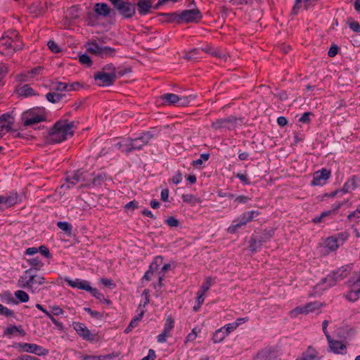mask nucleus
<instances>
[{
	"mask_svg": "<svg viewBox=\"0 0 360 360\" xmlns=\"http://www.w3.org/2000/svg\"><path fill=\"white\" fill-rule=\"evenodd\" d=\"M174 326V321L172 317H168L166 320L164 329L167 330H172Z\"/></svg>",
	"mask_w": 360,
	"mask_h": 360,
	"instance_id": "51",
	"label": "nucleus"
},
{
	"mask_svg": "<svg viewBox=\"0 0 360 360\" xmlns=\"http://www.w3.org/2000/svg\"><path fill=\"white\" fill-rule=\"evenodd\" d=\"M94 11L98 15L103 16H108L110 13V7L105 3L96 4Z\"/></svg>",
	"mask_w": 360,
	"mask_h": 360,
	"instance_id": "25",
	"label": "nucleus"
},
{
	"mask_svg": "<svg viewBox=\"0 0 360 360\" xmlns=\"http://www.w3.org/2000/svg\"><path fill=\"white\" fill-rule=\"evenodd\" d=\"M210 154L209 153H203L200 155V158L198 160H193L192 162V165L193 167H198L202 164L204 161H207L209 159Z\"/></svg>",
	"mask_w": 360,
	"mask_h": 360,
	"instance_id": "43",
	"label": "nucleus"
},
{
	"mask_svg": "<svg viewBox=\"0 0 360 360\" xmlns=\"http://www.w3.org/2000/svg\"><path fill=\"white\" fill-rule=\"evenodd\" d=\"M358 181L359 179L356 177L349 179L345 183L343 188L340 189V191H342V193H351L359 186Z\"/></svg>",
	"mask_w": 360,
	"mask_h": 360,
	"instance_id": "21",
	"label": "nucleus"
},
{
	"mask_svg": "<svg viewBox=\"0 0 360 360\" xmlns=\"http://www.w3.org/2000/svg\"><path fill=\"white\" fill-rule=\"evenodd\" d=\"M113 6L124 18H131L136 13L135 6L130 2L124 0H109Z\"/></svg>",
	"mask_w": 360,
	"mask_h": 360,
	"instance_id": "6",
	"label": "nucleus"
},
{
	"mask_svg": "<svg viewBox=\"0 0 360 360\" xmlns=\"http://www.w3.org/2000/svg\"><path fill=\"white\" fill-rule=\"evenodd\" d=\"M307 314L305 307H297L290 311V316L292 318L297 317L299 314Z\"/></svg>",
	"mask_w": 360,
	"mask_h": 360,
	"instance_id": "40",
	"label": "nucleus"
},
{
	"mask_svg": "<svg viewBox=\"0 0 360 360\" xmlns=\"http://www.w3.org/2000/svg\"><path fill=\"white\" fill-rule=\"evenodd\" d=\"M210 54L212 56L217 57L221 60L224 61L226 60L227 56L224 53L221 52L219 50L212 49V51L210 52Z\"/></svg>",
	"mask_w": 360,
	"mask_h": 360,
	"instance_id": "45",
	"label": "nucleus"
},
{
	"mask_svg": "<svg viewBox=\"0 0 360 360\" xmlns=\"http://www.w3.org/2000/svg\"><path fill=\"white\" fill-rule=\"evenodd\" d=\"M98 283L103 285L104 287H106L110 290L114 289L115 288V284L113 283L112 279L103 278L100 279Z\"/></svg>",
	"mask_w": 360,
	"mask_h": 360,
	"instance_id": "42",
	"label": "nucleus"
},
{
	"mask_svg": "<svg viewBox=\"0 0 360 360\" xmlns=\"http://www.w3.org/2000/svg\"><path fill=\"white\" fill-rule=\"evenodd\" d=\"M94 53L102 58L113 57L116 49L110 46H100L98 44L91 41V54Z\"/></svg>",
	"mask_w": 360,
	"mask_h": 360,
	"instance_id": "11",
	"label": "nucleus"
},
{
	"mask_svg": "<svg viewBox=\"0 0 360 360\" xmlns=\"http://www.w3.org/2000/svg\"><path fill=\"white\" fill-rule=\"evenodd\" d=\"M338 46L336 45H333L330 48V49L328 52V56L333 58V57H335L338 54Z\"/></svg>",
	"mask_w": 360,
	"mask_h": 360,
	"instance_id": "58",
	"label": "nucleus"
},
{
	"mask_svg": "<svg viewBox=\"0 0 360 360\" xmlns=\"http://www.w3.org/2000/svg\"><path fill=\"white\" fill-rule=\"evenodd\" d=\"M273 233H274V231H264L262 233L261 236H258V238L259 239H262V243L264 244L270 240V238L273 236Z\"/></svg>",
	"mask_w": 360,
	"mask_h": 360,
	"instance_id": "44",
	"label": "nucleus"
},
{
	"mask_svg": "<svg viewBox=\"0 0 360 360\" xmlns=\"http://www.w3.org/2000/svg\"><path fill=\"white\" fill-rule=\"evenodd\" d=\"M306 311L308 314L310 311H313L316 309H319V304L316 302L314 303H308L305 306Z\"/></svg>",
	"mask_w": 360,
	"mask_h": 360,
	"instance_id": "55",
	"label": "nucleus"
},
{
	"mask_svg": "<svg viewBox=\"0 0 360 360\" xmlns=\"http://www.w3.org/2000/svg\"><path fill=\"white\" fill-rule=\"evenodd\" d=\"M195 96L193 95L179 96L178 105H188L191 101H193L195 99Z\"/></svg>",
	"mask_w": 360,
	"mask_h": 360,
	"instance_id": "35",
	"label": "nucleus"
},
{
	"mask_svg": "<svg viewBox=\"0 0 360 360\" xmlns=\"http://www.w3.org/2000/svg\"><path fill=\"white\" fill-rule=\"evenodd\" d=\"M162 101L169 105H178L179 96L174 94H165L161 96Z\"/></svg>",
	"mask_w": 360,
	"mask_h": 360,
	"instance_id": "26",
	"label": "nucleus"
},
{
	"mask_svg": "<svg viewBox=\"0 0 360 360\" xmlns=\"http://www.w3.org/2000/svg\"><path fill=\"white\" fill-rule=\"evenodd\" d=\"M160 15L165 16L166 18V20L168 22H173L174 20H177L178 22H180V20H179V14H176L175 13H161Z\"/></svg>",
	"mask_w": 360,
	"mask_h": 360,
	"instance_id": "46",
	"label": "nucleus"
},
{
	"mask_svg": "<svg viewBox=\"0 0 360 360\" xmlns=\"http://www.w3.org/2000/svg\"><path fill=\"white\" fill-rule=\"evenodd\" d=\"M238 122V119L236 117H228L225 118H221L212 123V128L218 130L221 129H227L229 130L233 129Z\"/></svg>",
	"mask_w": 360,
	"mask_h": 360,
	"instance_id": "9",
	"label": "nucleus"
},
{
	"mask_svg": "<svg viewBox=\"0 0 360 360\" xmlns=\"http://www.w3.org/2000/svg\"><path fill=\"white\" fill-rule=\"evenodd\" d=\"M212 285L211 277H207L205 282L202 283L200 290L198 292H200V295H205V293L210 289Z\"/></svg>",
	"mask_w": 360,
	"mask_h": 360,
	"instance_id": "38",
	"label": "nucleus"
},
{
	"mask_svg": "<svg viewBox=\"0 0 360 360\" xmlns=\"http://www.w3.org/2000/svg\"><path fill=\"white\" fill-rule=\"evenodd\" d=\"M75 85H78L77 83L72 84L69 85L67 83L56 82H53L51 84V89L57 91H71L75 89Z\"/></svg>",
	"mask_w": 360,
	"mask_h": 360,
	"instance_id": "23",
	"label": "nucleus"
},
{
	"mask_svg": "<svg viewBox=\"0 0 360 360\" xmlns=\"http://www.w3.org/2000/svg\"><path fill=\"white\" fill-rule=\"evenodd\" d=\"M20 332V333H22L23 335H25V333L23 331V330H20V329H18L16 326H11V327H8L6 328V334H9V335H11V334H13L15 332Z\"/></svg>",
	"mask_w": 360,
	"mask_h": 360,
	"instance_id": "56",
	"label": "nucleus"
},
{
	"mask_svg": "<svg viewBox=\"0 0 360 360\" xmlns=\"http://www.w3.org/2000/svg\"><path fill=\"white\" fill-rule=\"evenodd\" d=\"M327 340L329 344V347L333 353L340 354L342 351L346 349V346L344 344L340 341L332 339L330 335H327Z\"/></svg>",
	"mask_w": 360,
	"mask_h": 360,
	"instance_id": "17",
	"label": "nucleus"
},
{
	"mask_svg": "<svg viewBox=\"0 0 360 360\" xmlns=\"http://www.w3.org/2000/svg\"><path fill=\"white\" fill-rule=\"evenodd\" d=\"M143 314H144V311L141 310L140 311V313L131 321V322L129 324V325H130V327H132L133 328L136 327V326L138 325V323L139 322V321L141 319L142 316H143Z\"/></svg>",
	"mask_w": 360,
	"mask_h": 360,
	"instance_id": "47",
	"label": "nucleus"
},
{
	"mask_svg": "<svg viewBox=\"0 0 360 360\" xmlns=\"http://www.w3.org/2000/svg\"><path fill=\"white\" fill-rule=\"evenodd\" d=\"M348 237L349 234L347 232H341L330 236L325 240V247L329 251H335L345 243Z\"/></svg>",
	"mask_w": 360,
	"mask_h": 360,
	"instance_id": "7",
	"label": "nucleus"
},
{
	"mask_svg": "<svg viewBox=\"0 0 360 360\" xmlns=\"http://www.w3.org/2000/svg\"><path fill=\"white\" fill-rule=\"evenodd\" d=\"M63 96V94L56 92H49L46 95V99L53 103H56L60 101Z\"/></svg>",
	"mask_w": 360,
	"mask_h": 360,
	"instance_id": "34",
	"label": "nucleus"
},
{
	"mask_svg": "<svg viewBox=\"0 0 360 360\" xmlns=\"http://www.w3.org/2000/svg\"><path fill=\"white\" fill-rule=\"evenodd\" d=\"M330 172L326 169H322L314 173L313 180L311 184L312 186H323L330 177Z\"/></svg>",
	"mask_w": 360,
	"mask_h": 360,
	"instance_id": "14",
	"label": "nucleus"
},
{
	"mask_svg": "<svg viewBox=\"0 0 360 360\" xmlns=\"http://www.w3.org/2000/svg\"><path fill=\"white\" fill-rule=\"evenodd\" d=\"M27 262L30 266H32L31 269H34L35 272H37L41 267L43 266V263L38 257H34L32 259H27Z\"/></svg>",
	"mask_w": 360,
	"mask_h": 360,
	"instance_id": "36",
	"label": "nucleus"
},
{
	"mask_svg": "<svg viewBox=\"0 0 360 360\" xmlns=\"http://www.w3.org/2000/svg\"><path fill=\"white\" fill-rule=\"evenodd\" d=\"M5 124L9 126L11 128H12V126L14 123V119L9 113H5L3 114L0 117V124Z\"/></svg>",
	"mask_w": 360,
	"mask_h": 360,
	"instance_id": "32",
	"label": "nucleus"
},
{
	"mask_svg": "<svg viewBox=\"0 0 360 360\" xmlns=\"http://www.w3.org/2000/svg\"><path fill=\"white\" fill-rule=\"evenodd\" d=\"M239 325H240L239 322H234V323H229L223 328H224V331L227 332V335H228L231 331L236 329V328Z\"/></svg>",
	"mask_w": 360,
	"mask_h": 360,
	"instance_id": "48",
	"label": "nucleus"
},
{
	"mask_svg": "<svg viewBox=\"0 0 360 360\" xmlns=\"http://www.w3.org/2000/svg\"><path fill=\"white\" fill-rule=\"evenodd\" d=\"M182 199L184 202H193L195 203L196 202V199L194 195L191 194H184L182 195Z\"/></svg>",
	"mask_w": 360,
	"mask_h": 360,
	"instance_id": "57",
	"label": "nucleus"
},
{
	"mask_svg": "<svg viewBox=\"0 0 360 360\" xmlns=\"http://www.w3.org/2000/svg\"><path fill=\"white\" fill-rule=\"evenodd\" d=\"M0 314L6 317L13 316L14 315V313L13 311L8 309L7 307L3 306L1 304H0Z\"/></svg>",
	"mask_w": 360,
	"mask_h": 360,
	"instance_id": "49",
	"label": "nucleus"
},
{
	"mask_svg": "<svg viewBox=\"0 0 360 360\" xmlns=\"http://www.w3.org/2000/svg\"><path fill=\"white\" fill-rule=\"evenodd\" d=\"M227 336V332H225L224 328L218 329L215 331L213 335V342L214 343H219L223 341Z\"/></svg>",
	"mask_w": 360,
	"mask_h": 360,
	"instance_id": "29",
	"label": "nucleus"
},
{
	"mask_svg": "<svg viewBox=\"0 0 360 360\" xmlns=\"http://www.w3.org/2000/svg\"><path fill=\"white\" fill-rule=\"evenodd\" d=\"M87 176V172H84L82 169H78L72 176H68L66 178V183L63 184L60 186V190L70 188L72 186L75 185L77 183H79L80 181H84Z\"/></svg>",
	"mask_w": 360,
	"mask_h": 360,
	"instance_id": "8",
	"label": "nucleus"
},
{
	"mask_svg": "<svg viewBox=\"0 0 360 360\" xmlns=\"http://www.w3.org/2000/svg\"><path fill=\"white\" fill-rule=\"evenodd\" d=\"M57 226L63 231H65V233H68L69 234L71 233L72 226L69 223L65 221H58L57 223Z\"/></svg>",
	"mask_w": 360,
	"mask_h": 360,
	"instance_id": "41",
	"label": "nucleus"
},
{
	"mask_svg": "<svg viewBox=\"0 0 360 360\" xmlns=\"http://www.w3.org/2000/svg\"><path fill=\"white\" fill-rule=\"evenodd\" d=\"M18 202V195L12 194L9 196H0V205L1 209L8 208Z\"/></svg>",
	"mask_w": 360,
	"mask_h": 360,
	"instance_id": "18",
	"label": "nucleus"
},
{
	"mask_svg": "<svg viewBox=\"0 0 360 360\" xmlns=\"http://www.w3.org/2000/svg\"><path fill=\"white\" fill-rule=\"evenodd\" d=\"M91 318H94L102 322L103 321V312L91 311Z\"/></svg>",
	"mask_w": 360,
	"mask_h": 360,
	"instance_id": "54",
	"label": "nucleus"
},
{
	"mask_svg": "<svg viewBox=\"0 0 360 360\" xmlns=\"http://www.w3.org/2000/svg\"><path fill=\"white\" fill-rule=\"evenodd\" d=\"M311 112H304L299 119V121L303 123H309L310 122Z\"/></svg>",
	"mask_w": 360,
	"mask_h": 360,
	"instance_id": "59",
	"label": "nucleus"
},
{
	"mask_svg": "<svg viewBox=\"0 0 360 360\" xmlns=\"http://www.w3.org/2000/svg\"><path fill=\"white\" fill-rule=\"evenodd\" d=\"M118 356V353H112L106 355L91 356V360H112Z\"/></svg>",
	"mask_w": 360,
	"mask_h": 360,
	"instance_id": "37",
	"label": "nucleus"
},
{
	"mask_svg": "<svg viewBox=\"0 0 360 360\" xmlns=\"http://www.w3.org/2000/svg\"><path fill=\"white\" fill-rule=\"evenodd\" d=\"M17 92L19 95L25 97L35 95L34 91L30 86L29 84L20 86L17 88Z\"/></svg>",
	"mask_w": 360,
	"mask_h": 360,
	"instance_id": "27",
	"label": "nucleus"
},
{
	"mask_svg": "<svg viewBox=\"0 0 360 360\" xmlns=\"http://www.w3.org/2000/svg\"><path fill=\"white\" fill-rule=\"evenodd\" d=\"M360 295V276L352 285L350 291L346 295L347 300L354 302L358 300Z\"/></svg>",
	"mask_w": 360,
	"mask_h": 360,
	"instance_id": "16",
	"label": "nucleus"
},
{
	"mask_svg": "<svg viewBox=\"0 0 360 360\" xmlns=\"http://www.w3.org/2000/svg\"><path fill=\"white\" fill-rule=\"evenodd\" d=\"M202 18V15L198 9L185 10L179 14V20L185 22L198 21Z\"/></svg>",
	"mask_w": 360,
	"mask_h": 360,
	"instance_id": "12",
	"label": "nucleus"
},
{
	"mask_svg": "<svg viewBox=\"0 0 360 360\" xmlns=\"http://www.w3.org/2000/svg\"><path fill=\"white\" fill-rule=\"evenodd\" d=\"M45 283V278L37 274L34 269L26 270L18 280V285L20 288H27L34 292L38 286Z\"/></svg>",
	"mask_w": 360,
	"mask_h": 360,
	"instance_id": "2",
	"label": "nucleus"
},
{
	"mask_svg": "<svg viewBox=\"0 0 360 360\" xmlns=\"http://www.w3.org/2000/svg\"><path fill=\"white\" fill-rule=\"evenodd\" d=\"M79 60L82 64L90 65V56L85 53L79 56Z\"/></svg>",
	"mask_w": 360,
	"mask_h": 360,
	"instance_id": "53",
	"label": "nucleus"
},
{
	"mask_svg": "<svg viewBox=\"0 0 360 360\" xmlns=\"http://www.w3.org/2000/svg\"><path fill=\"white\" fill-rule=\"evenodd\" d=\"M45 119L42 108H33L22 114L23 124L30 126L43 121Z\"/></svg>",
	"mask_w": 360,
	"mask_h": 360,
	"instance_id": "5",
	"label": "nucleus"
},
{
	"mask_svg": "<svg viewBox=\"0 0 360 360\" xmlns=\"http://www.w3.org/2000/svg\"><path fill=\"white\" fill-rule=\"evenodd\" d=\"M139 14L144 15L150 13L153 8L152 0H139L137 3Z\"/></svg>",
	"mask_w": 360,
	"mask_h": 360,
	"instance_id": "19",
	"label": "nucleus"
},
{
	"mask_svg": "<svg viewBox=\"0 0 360 360\" xmlns=\"http://www.w3.org/2000/svg\"><path fill=\"white\" fill-rule=\"evenodd\" d=\"M74 329L85 340H90V333L87 327L82 323H73Z\"/></svg>",
	"mask_w": 360,
	"mask_h": 360,
	"instance_id": "20",
	"label": "nucleus"
},
{
	"mask_svg": "<svg viewBox=\"0 0 360 360\" xmlns=\"http://www.w3.org/2000/svg\"><path fill=\"white\" fill-rule=\"evenodd\" d=\"M165 223L171 227H177L179 224V221L173 217H168L165 220Z\"/></svg>",
	"mask_w": 360,
	"mask_h": 360,
	"instance_id": "50",
	"label": "nucleus"
},
{
	"mask_svg": "<svg viewBox=\"0 0 360 360\" xmlns=\"http://www.w3.org/2000/svg\"><path fill=\"white\" fill-rule=\"evenodd\" d=\"M263 245L262 239H259L257 236H253L250 240V250L252 252H255Z\"/></svg>",
	"mask_w": 360,
	"mask_h": 360,
	"instance_id": "28",
	"label": "nucleus"
},
{
	"mask_svg": "<svg viewBox=\"0 0 360 360\" xmlns=\"http://www.w3.org/2000/svg\"><path fill=\"white\" fill-rule=\"evenodd\" d=\"M156 357L154 350L150 349L148 356L143 357L141 360H154Z\"/></svg>",
	"mask_w": 360,
	"mask_h": 360,
	"instance_id": "64",
	"label": "nucleus"
},
{
	"mask_svg": "<svg viewBox=\"0 0 360 360\" xmlns=\"http://www.w3.org/2000/svg\"><path fill=\"white\" fill-rule=\"evenodd\" d=\"M0 48H5V50L8 51L7 53L21 49L20 46L17 44V41L12 39V37H3L0 40Z\"/></svg>",
	"mask_w": 360,
	"mask_h": 360,
	"instance_id": "15",
	"label": "nucleus"
},
{
	"mask_svg": "<svg viewBox=\"0 0 360 360\" xmlns=\"http://www.w3.org/2000/svg\"><path fill=\"white\" fill-rule=\"evenodd\" d=\"M153 138V134L150 131L145 132L141 136L135 139L129 138L124 143V151L129 153L134 150H141L143 146L146 145Z\"/></svg>",
	"mask_w": 360,
	"mask_h": 360,
	"instance_id": "3",
	"label": "nucleus"
},
{
	"mask_svg": "<svg viewBox=\"0 0 360 360\" xmlns=\"http://www.w3.org/2000/svg\"><path fill=\"white\" fill-rule=\"evenodd\" d=\"M73 124L67 120H59L55 123L54 126L49 131L46 138L48 143H57L67 139L68 136L73 135Z\"/></svg>",
	"mask_w": 360,
	"mask_h": 360,
	"instance_id": "1",
	"label": "nucleus"
},
{
	"mask_svg": "<svg viewBox=\"0 0 360 360\" xmlns=\"http://www.w3.org/2000/svg\"><path fill=\"white\" fill-rule=\"evenodd\" d=\"M91 295L95 297L101 302L106 303L107 304H110L111 303V301L108 299L105 298L104 295L100 292L96 288H91Z\"/></svg>",
	"mask_w": 360,
	"mask_h": 360,
	"instance_id": "33",
	"label": "nucleus"
},
{
	"mask_svg": "<svg viewBox=\"0 0 360 360\" xmlns=\"http://www.w3.org/2000/svg\"><path fill=\"white\" fill-rule=\"evenodd\" d=\"M319 357V352L311 346L308 347L301 358L297 360H315Z\"/></svg>",
	"mask_w": 360,
	"mask_h": 360,
	"instance_id": "24",
	"label": "nucleus"
},
{
	"mask_svg": "<svg viewBox=\"0 0 360 360\" xmlns=\"http://www.w3.org/2000/svg\"><path fill=\"white\" fill-rule=\"evenodd\" d=\"M274 356V354L269 350H262L257 354L255 360H273Z\"/></svg>",
	"mask_w": 360,
	"mask_h": 360,
	"instance_id": "31",
	"label": "nucleus"
},
{
	"mask_svg": "<svg viewBox=\"0 0 360 360\" xmlns=\"http://www.w3.org/2000/svg\"><path fill=\"white\" fill-rule=\"evenodd\" d=\"M65 281H67L72 288H77L79 289L90 291V285L86 281H83L80 279H75L73 281L68 278H66Z\"/></svg>",
	"mask_w": 360,
	"mask_h": 360,
	"instance_id": "22",
	"label": "nucleus"
},
{
	"mask_svg": "<svg viewBox=\"0 0 360 360\" xmlns=\"http://www.w3.org/2000/svg\"><path fill=\"white\" fill-rule=\"evenodd\" d=\"M349 27L356 32H360V25L359 23L356 21H352L349 23Z\"/></svg>",
	"mask_w": 360,
	"mask_h": 360,
	"instance_id": "63",
	"label": "nucleus"
},
{
	"mask_svg": "<svg viewBox=\"0 0 360 360\" xmlns=\"http://www.w3.org/2000/svg\"><path fill=\"white\" fill-rule=\"evenodd\" d=\"M196 337H197V333L195 331V328H193L192 330L191 333H190L187 335L185 342L193 341L196 338Z\"/></svg>",
	"mask_w": 360,
	"mask_h": 360,
	"instance_id": "60",
	"label": "nucleus"
},
{
	"mask_svg": "<svg viewBox=\"0 0 360 360\" xmlns=\"http://www.w3.org/2000/svg\"><path fill=\"white\" fill-rule=\"evenodd\" d=\"M14 360H40L38 358L27 354H23L18 356Z\"/></svg>",
	"mask_w": 360,
	"mask_h": 360,
	"instance_id": "61",
	"label": "nucleus"
},
{
	"mask_svg": "<svg viewBox=\"0 0 360 360\" xmlns=\"http://www.w3.org/2000/svg\"><path fill=\"white\" fill-rule=\"evenodd\" d=\"M30 79V75L28 74V72L27 73H22L18 75V79L20 82H29Z\"/></svg>",
	"mask_w": 360,
	"mask_h": 360,
	"instance_id": "62",
	"label": "nucleus"
},
{
	"mask_svg": "<svg viewBox=\"0 0 360 360\" xmlns=\"http://www.w3.org/2000/svg\"><path fill=\"white\" fill-rule=\"evenodd\" d=\"M123 72H105L101 71L94 75V79L100 86H108L112 85L117 78L122 76Z\"/></svg>",
	"mask_w": 360,
	"mask_h": 360,
	"instance_id": "4",
	"label": "nucleus"
},
{
	"mask_svg": "<svg viewBox=\"0 0 360 360\" xmlns=\"http://www.w3.org/2000/svg\"><path fill=\"white\" fill-rule=\"evenodd\" d=\"M259 215V212L257 211H250L243 213L240 219V222L236 224H232L228 229V231L231 233H234L238 229L242 226L245 225L248 222L251 221L254 218Z\"/></svg>",
	"mask_w": 360,
	"mask_h": 360,
	"instance_id": "10",
	"label": "nucleus"
},
{
	"mask_svg": "<svg viewBox=\"0 0 360 360\" xmlns=\"http://www.w3.org/2000/svg\"><path fill=\"white\" fill-rule=\"evenodd\" d=\"M48 46L49 49L53 53H59L60 51L58 46L52 40L49 41Z\"/></svg>",
	"mask_w": 360,
	"mask_h": 360,
	"instance_id": "52",
	"label": "nucleus"
},
{
	"mask_svg": "<svg viewBox=\"0 0 360 360\" xmlns=\"http://www.w3.org/2000/svg\"><path fill=\"white\" fill-rule=\"evenodd\" d=\"M350 270H351L350 266H347L346 267H344V266L341 267L336 272L334 273V274H333L334 278L335 279H338V278L341 279L342 278L346 277L348 275Z\"/></svg>",
	"mask_w": 360,
	"mask_h": 360,
	"instance_id": "30",
	"label": "nucleus"
},
{
	"mask_svg": "<svg viewBox=\"0 0 360 360\" xmlns=\"http://www.w3.org/2000/svg\"><path fill=\"white\" fill-rule=\"evenodd\" d=\"M15 347L19 348L22 351L35 354L39 356L45 355L48 353V351L46 349L36 344L18 343Z\"/></svg>",
	"mask_w": 360,
	"mask_h": 360,
	"instance_id": "13",
	"label": "nucleus"
},
{
	"mask_svg": "<svg viewBox=\"0 0 360 360\" xmlns=\"http://www.w3.org/2000/svg\"><path fill=\"white\" fill-rule=\"evenodd\" d=\"M15 296L21 302H27L29 300L28 294L21 290H17L15 292Z\"/></svg>",
	"mask_w": 360,
	"mask_h": 360,
	"instance_id": "39",
	"label": "nucleus"
}]
</instances>
